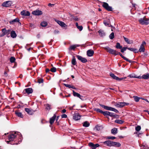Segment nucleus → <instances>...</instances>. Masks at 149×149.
<instances>
[{
  "label": "nucleus",
  "instance_id": "f257e3e1",
  "mask_svg": "<svg viewBox=\"0 0 149 149\" xmlns=\"http://www.w3.org/2000/svg\"><path fill=\"white\" fill-rule=\"evenodd\" d=\"M21 137L22 135L19 132H14V133H13L8 135V140L7 141L6 140V141L8 144L12 145H14L15 144L17 145L18 143H16L13 142V141L15 138H20V139H21Z\"/></svg>",
  "mask_w": 149,
  "mask_h": 149
},
{
  "label": "nucleus",
  "instance_id": "f03ea898",
  "mask_svg": "<svg viewBox=\"0 0 149 149\" xmlns=\"http://www.w3.org/2000/svg\"><path fill=\"white\" fill-rule=\"evenodd\" d=\"M102 143L103 144L110 147L112 146L119 147L121 146L119 142L113 141L110 140L102 142Z\"/></svg>",
  "mask_w": 149,
  "mask_h": 149
},
{
  "label": "nucleus",
  "instance_id": "7ed1b4c3",
  "mask_svg": "<svg viewBox=\"0 0 149 149\" xmlns=\"http://www.w3.org/2000/svg\"><path fill=\"white\" fill-rule=\"evenodd\" d=\"M139 21L142 25H147L149 24V19L146 18L145 17L139 19Z\"/></svg>",
  "mask_w": 149,
  "mask_h": 149
},
{
  "label": "nucleus",
  "instance_id": "20e7f679",
  "mask_svg": "<svg viewBox=\"0 0 149 149\" xmlns=\"http://www.w3.org/2000/svg\"><path fill=\"white\" fill-rule=\"evenodd\" d=\"M102 6L108 11H112V8L111 6H109L108 4L106 2H103Z\"/></svg>",
  "mask_w": 149,
  "mask_h": 149
},
{
  "label": "nucleus",
  "instance_id": "39448f33",
  "mask_svg": "<svg viewBox=\"0 0 149 149\" xmlns=\"http://www.w3.org/2000/svg\"><path fill=\"white\" fill-rule=\"evenodd\" d=\"M10 31L11 30L10 29L7 30L6 28L2 29L1 30L2 33L1 35L0 36L3 37L6 34H9Z\"/></svg>",
  "mask_w": 149,
  "mask_h": 149
},
{
  "label": "nucleus",
  "instance_id": "423d86ee",
  "mask_svg": "<svg viewBox=\"0 0 149 149\" xmlns=\"http://www.w3.org/2000/svg\"><path fill=\"white\" fill-rule=\"evenodd\" d=\"M12 4L11 1H8L3 2L1 6L3 7H8L11 6Z\"/></svg>",
  "mask_w": 149,
  "mask_h": 149
},
{
  "label": "nucleus",
  "instance_id": "0eeeda50",
  "mask_svg": "<svg viewBox=\"0 0 149 149\" xmlns=\"http://www.w3.org/2000/svg\"><path fill=\"white\" fill-rule=\"evenodd\" d=\"M88 146L92 149H95L100 146V145L98 143L94 144L91 142L89 143Z\"/></svg>",
  "mask_w": 149,
  "mask_h": 149
},
{
  "label": "nucleus",
  "instance_id": "6e6552de",
  "mask_svg": "<svg viewBox=\"0 0 149 149\" xmlns=\"http://www.w3.org/2000/svg\"><path fill=\"white\" fill-rule=\"evenodd\" d=\"M107 49L108 50L107 52L111 54L114 55L115 56L117 55V51L116 50L112 49L108 47L107 48Z\"/></svg>",
  "mask_w": 149,
  "mask_h": 149
},
{
  "label": "nucleus",
  "instance_id": "1a4fd4ad",
  "mask_svg": "<svg viewBox=\"0 0 149 149\" xmlns=\"http://www.w3.org/2000/svg\"><path fill=\"white\" fill-rule=\"evenodd\" d=\"M76 56L79 60L81 61L83 63H85L87 61L86 59L83 57L77 55H76Z\"/></svg>",
  "mask_w": 149,
  "mask_h": 149
},
{
  "label": "nucleus",
  "instance_id": "9d476101",
  "mask_svg": "<svg viewBox=\"0 0 149 149\" xmlns=\"http://www.w3.org/2000/svg\"><path fill=\"white\" fill-rule=\"evenodd\" d=\"M32 14L35 15H40L42 14L41 11L39 10H36L32 12Z\"/></svg>",
  "mask_w": 149,
  "mask_h": 149
},
{
  "label": "nucleus",
  "instance_id": "9b49d317",
  "mask_svg": "<svg viewBox=\"0 0 149 149\" xmlns=\"http://www.w3.org/2000/svg\"><path fill=\"white\" fill-rule=\"evenodd\" d=\"M55 21L58 24L62 27H65L67 26L66 24L63 22L60 21L58 20H55Z\"/></svg>",
  "mask_w": 149,
  "mask_h": 149
},
{
  "label": "nucleus",
  "instance_id": "f8f14e48",
  "mask_svg": "<svg viewBox=\"0 0 149 149\" xmlns=\"http://www.w3.org/2000/svg\"><path fill=\"white\" fill-rule=\"evenodd\" d=\"M81 116L79 115V113H75L73 116V118L75 120H79L81 118Z\"/></svg>",
  "mask_w": 149,
  "mask_h": 149
},
{
  "label": "nucleus",
  "instance_id": "ddd939ff",
  "mask_svg": "<svg viewBox=\"0 0 149 149\" xmlns=\"http://www.w3.org/2000/svg\"><path fill=\"white\" fill-rule=\"evenodd\" d=\"M106 110H107L115 112L116 113H118V111L116 109L107 106V108Z\"/></svg>",
  "mask_w": 149,
  "mask_h": 149
},
{
  "label": "nucleus",
  "instance_id": "4468645a",
  "mask_svg": "<svg viewBox=\"0 0 149 149\" xmlns=\"http://www.w3.org/2000/svg\"><path fill=\"white\" fill-rule=\"evenodd\" d=\"M21 14L22 15L28 16L30 15V12L28 11H26L25 10H23L21 12Z\"/></svg>",
  "mask_w": 149,
  "mask_h": 149
},
{
  "label": "nucleus",
  "instance_id": "2eb2a0df",
  "mask_svg": "<svg viewBox=\"0 0 149 149\" xmlns=\"http://www.w3.org/2000/svg\"><path fill=\"white\" fill-rule=\"evenodd\" d=\"M94 53V51L92 49L88 50L87 51V54L89 57L92 56Z\"/></svg>",
  "mask_w": 149,
  "mask_h": 149
},
{
  "label": "nucleus",
  "instance_id": "dca6fc26",
  "mask_svg": "<svg viewBox=\"0 0 149 149\" xmlns=\"http://www.w3.org/2000/svg\"><path fill=\"white\" fill-rule=\"evenodd\" d=\"M117 55H120L121 57L123 58L125 60L128 62L129 63H131V61L129 60L127 58H126L124 56H123L120 52H117Z\"/></svg>",
  "mask_w": 149,
  "mask_h": 149
},
{
  "label": "nucleus",
  "instance_id": "f3484780",
  "mask_svg": "<svg viewBox=\"0 0 149 149\" xmlns=\"http://www.w3.org/2000/svg\"><path fill=\"white\" fill-rule=\"evenodd\" d=\"M28 94L31 93L33 92V89L32 88H29L24 89V91Z\"/></svg>",
  "mask_w": 149,
  "mask_h": 149
},
{
  "label": "nucleus",
  "instance_id": "a211bd4d",
  "mask_svg": "<svg viewBox=\"0 0 149 149\" xmlns=\"http://www.w3.org/2000/svg\"><path fill=\"white\" fill-rule=\"evenodd\" d=\"M56 117V115L54 114L53 116L50 118L49 123L50 124L52 125L54 122Z\"/></svg>",
  "mask_w": 149,
  "mask_h": 149
},
{
  "label": "nucleus",
  "instance_id": "6ab92c4d",
  "mask_svg": "<svg viewBox=\"0 0 149 149\" xmlns=\"http://www.w3.org/2000/svg\"><path fill=\"white\" fill-rule=\"evenodd\" d=\"M19 18H16L15 19L10 20L9 22L10 24H13L15 22H19Z\"/></svg>",
  "mask_w": 149,
  "mask_h": 149
},
{
  "label": "nucleus",
  "instance_id": "aec40b11",
  "mask_svg": "<svg viewBox=\"0 0 149 149\" xmlns=\"http://www.w3.org/2000/svg\"><path fill=\"white\" fill-rule=\"evenodd\" d=\"M73 93V95L75 97H79L80 99H82L81 97L82 96L80 95L77 93L74 90L72 91Z\"/></svg>",
  "mask_w": 149,
  "mask_h": 149
},
{
  "label": "nucleus",
  "instance_id": "412c9836",
  "mask_svg": "<svg viewBox=\"0 0 149 149\" xmlns=\"http://www.w3.org/2000/svg\"><path fill=\"white\" fill-rule=\"evenodd\" d=\"M98 32L99 33V35L102 37H103L105 36V33L104 32V31L100 29V30Z\"/></svg>",
  "mask_w": 149,
  "mask_h": 149
},
{
  "label": "nucleus",
  "instance_id": "4be33fe9",
  "mask_svg": "<svg viewBox=\"0 0 149 149\" xmlns=\"http://www.w3.org/2000/svg\"><path fill=\"white\" fill-rule=\"evenodd\" d=\"M123 102H118L116 104L115 106L119 108H122L124 107Z\"/></svg>",
  "mask_w": 149,
  "mask_h": 149
},
{
  "label": "nucleus",
  "instance_id": "5701e85b",
  "mask_svg": "<svg viewBox=\"0 0 149 149\" xmlns=\"http://www.w3.org/2000/svg\"><path fill=\"white\" fill-rule=\"evenodd\" d=\"M10 34L11 37L13 38H15L17 36V35L14 31H12L10 32Z\"/></svg>",
  "mask_w": 149,
  "mask_h": 149
},
{
  "label": "nucleus",
  "instance_id": "b1692460",
  "mask_svg": "<svg viewBox=\"0 0 149 149\" xmlns=\"http://www.w3.org/2000/svg\"><path fill=\"white\" fill-rule=\"evenodd\" d=\"M25 110L28 114L30 115H31L33 114V110L30 109L25 108Z\"/></svg>",
  "mask_w": 149,
  "mask_h": 149
},
{
  "label": "nucleus",
  "instance_id": "393cba45",
  "mask_svg": "<svg viewBox=\"0 0 149 149\" xmlns=\"http://www.w3.org/2000/svg\"><path fill=\"white\" fill-rule=\"evenodd\" d=\"M15 114L17 116L21 118L23 117V115L22 114L21 112H19L18 111H15Z\"/></svg>",
  "mask_w": 149,
  "mask_h": 149
},
{
  "label": "nucleus",
  "instance_id": "a878e982",
  "mask_svg": "<svg viewBox=\"0 0 149 149\" xmlns=\"http://www.w3.org/2000/svg\"><path fill=\"white\" fill-rule=\"evenodd\" d=\"M44 106L45 107L46 109L48 111L52 109V106L51 105L49 104H46L44 105Z\"/></svg>",
  "mask_w": 149,
  "mask_h": 149
},
{
  "label": "nucleus",
  "instance_id": "bb28decb",
  "mask_svg": "<svg viewBox=\"0 0 149 149\" xmlns=\"http://www.w3.org/2000/svg\"><path fill=\"white\" fill-rule=\"evenodd\" d=\"M118 132L117 129L116 128H113L111 130V133L112 134L115 135Z\"/></svg>",
  "mask_w": 149,
  "mask_h": 149
},
{
  "label": "nucleus",
  "instance_id": "cd10ccee",
  "mask_svg": "<svg viewBox=\"0 0 149 149\" xmlns=\"http://www.w3.org/2000/svg\"><path fill=\"white\" fill-rule=\"evenodd\" d=\"M114 122L118 124H122L124 122V121L121 120L116 119L115 120Z\"/></svg>",
  "mask_w": 149,
  "mask_h": 149
},
{
  "label": "nucleus",
  "instance_id": "c85d7f7f",
  "mask_svg": "<svg viewBox=\"0 0 149 149\" xmlns=\"http://www.w3.org/2000/svg\"><path fill=\"white\" fill-rule=\"evenodd\" d=\"M90 123L87 121L84 122L83 123V126L85 127H88L90 126Z\"/></svg>",
  "mask_w": 149,
  "mask_h": 149
},
{
  "label": "nucleus",
  "instance_id": "c756f323",
  "mask_svg": "<svg viewBox=\"0 0 149 149\" xmlns=\"http://www.w3.org/2000/svg\"><path fill=\"white\" fill-rule=\"evenodd\" d=\"M71 63L72 64L74 65H75L77 64L76 58L74 56H73Z\"/></svg>",
  "mask_w": 149,
  "mask_h": 149
},
{
  "label": "nucleus",
  "instance_id": "7c9ffc66",
  "mask_svg": "<svg viewBox=\"0 0 149 149\" xmlns=\"http://www.w3.org/2000/svg\"><path fill=\"white\" fill-rule=\"evenodd\" d=\"M143 79H148L149 78V74L147 73L146 74H144L142 76Z\"/></svg>",
  "mask_w": 149,
  "mask_h": 149
},
{
  "label": "nucleus",
  "instance_id": "2f4dec72",
  "mask_svg": "<svg viewBox=\"0 0 149 149\" xmlns=\"http://www.w3.org/2000/svg\"><path fill=\"white\" fill-rule=\"evenodd\" d=\"M110 76L113 78V79L116 80L117 79H118V77L115 76L114 74L111 73L110 74Z\"/></svg>",
  "mask_w": 149,
  "mask_h": 149
},
{
  "label": "nucleus",
  "instance_id": "473e14b6",
  "mask_svg": "<svg viewBox=\"0 0 149 149\" xmlns=\"http://www.w3.org/2000/svg\"><path fill=\"white\" fill-rule=\"evenodd\" d=\"M47 25V22L46 21H43L40 24L41 26L42 27H45Z\"/></svg>",
  "mask_w": 149,
  "mask_h": 149
},
{
  "label": "nucleus",
  "instance_id": "72a5a7b5",
  "mask_svg": "<svg viewBox=\"0 0 149 149\" xmlns=\"http://www.w3.org/2000/svg\"><path fill=\"white\" fill-rule=\"evenodd\" d=\"M145 49L144 47L141 46L139 50V51L140 52H144L145 51Z\"/></svg>",
  "mask_w": 149,
  "mask_h": 149
},
{
  "label": "nucleus",
  "instance_id": "f704fd0d",
  "mask_svg": "<svg viewBox=\"0 0 149 149\" xmlns=\"http://www.w3.org/2000/svg\"><path fill=\"white\" fill-rule=\"evenodd\" d=\"M15 58L13 56H11L10 58V61L11 63H15Z\"/></svg>",
  "mask_w": 149,
  "mask_h": 149
},
{
  "label": "nucleus",
  "instance_id": "c9c22d12",
  "mask_svg": "<svg viewBox=\"0 0 149 149\" xmlns=\"http://www.w3.org/2000/svg\"><path fill=\"white\" fill-rule=\"evenodd\" d=\"M104 25L106 26H110V24L109 21L107 20L104 21Z\"/></svg>",
  "mask_w": 149,
  "mask_h": 149
},
{
  "label": "nucleus",
  "instance_id": "e433bc0d",
  "mask_svg": "<svg viewBox=\"0 0 149 149\" xmlns=\"http://www.w3.org/2000/svg\"><path fill=\"white\" fill-rule=\"evenodd\" d=\"M133 97L134 100L136 102H138L139 100V99H140V97H139L136 96H134Z\"/></svg>",
  "mask_w": 149,
  "mask_h": 149
},
{
  "label": "nucleus",
  "instance_id": "4c0bfd02",
  "mask_svg": "<svg viewBox=\"0 0 149 149\" xmlns=\"http://www.w3.org/2000/svg\"><path fill=\"white\" fill-rule=\"evenodd\" d=\"M116 48L118 49H121L122 48V46H121L120 43L118 42H117L116 43Z\"/></svg>",
  "mask_w": 149,
  "mask_h": 149
},
{
  "label": "nucleus",
  "instance_id": "58836bf2",
  "mask_svg": "<svg viewBox=\"0 0 149 149\" xmlns=\"http://www.w3.org/2000/svg\"><path fill=\"white\" fill-rule=\"evenodd\" d=\"M97 130L99 131L101 130L102 129V126L101 125L99 126L98 125H97L96 126L95 128Z\"/></svg>",
  "mask_w": 149,
  "mask_h": 149
},
{
  "label": "nucleus",
  "instance_id": "ea45409f",
  "mask_svg": "<svg viewBox=\"0 0 149 149\" xmlns=\"http://www.w3.org/2000/svg\"><path fill=\"white\" fill-rule=\"evenodd\" d=\"M109 116H110L111 117H115L116 116V115L114 113L110 112L109 111Z\"/></svg>",
  "mask_w": 149,
  "mask_h": 149
},
{
  "label": "nucleus",
  "instance_id": "a19ab883",
  "mask_svg": "<svg viewBox=\"0 0 149 149\" xmlns=\"http://www.w3.org/2000/svg\"><path fill=\"white\" fill-rule=\"evenodd\" d=\"M94 110L97 112L100 113L102 114L103 112V111H102L100 109L98 108H95L94 109Z\"/></svg>",
  "mask_w": 149,
  "mask_h": 149
},
{
  "label": "nucleus",
  "instance_id": "79ce46f5",
  "mask_svg": "<svg viewBox=\"0 0 149 149\" xmlns=\"http://www.w3.org/2000/svg\"><path fill=\"white\" fill-rule=\"evenodd\" d=\"M114 37V34L113 32H112L110 35L109 38L111 39H113Z\"/></svg>",
  "mask_w": 149,
  "mask_h": 149
},
{
  "label": "nucleus",
  "instance_id": "37998d69",
  "mask_svg": "<svg viewBox=\"0 0 149 149\" xmlns=\"http://www.w3.org/2000/svg\"><path fill=\"white\" fill-rule=\"evenodd\" d=\"M116 137L115 136H109L106 137V139H115Z\"/></svg>",
  "mask_w": 149,
  "mask_h": 149
},
{
  "label": "nucleus",
  "instance_id": "c03bdc74",
  "mask_svg": "<svg viewBox=\"0 0 149 149\" xmlns=\"http://www.w3.org/2000/svg\"><path fill=\"white\" fill-rule=\"evenodd\" d=\"M76 47L75 45H72L69 48V50H74L76 48Z\"/></svg>",
  "mask_w": 149,
  "mask_h": 149
},
{
  "label": "nucleus",
  "instance_id": "a18cd8bd",
  "mask_svg": "<svg viewBox=\"0 0 149 149\" xmlns=\"http://www.w3.org/2000/svg\"><path fill=\"white\" fill-rule=\"evenodd\" d=\"M141 129V127L140 126L138 125L135 127V130L137 131H139Z\"/></svg>",
  "mask_w": 149,
  "mask_h": 149
},
{
  "label": "nucleus",
  "instance_id": "49530a36",
  "mask_svg": "<svg viewBox=\"0 0 149 149\" xmlns=\"http://www.w3.org/2000/svg\"><path fill=\"white\" fill-rule=\"evenodd\" d=\"M123 38H124V39L125 41L128 44H130V41L128 39V38H125L124 36H123Z\"/></svg>",
  "mask_w": 149,
  "mask_h": 149
},
{
  "label": "nucleus",
  "instance_id": "de8ad7c7",
  "mask_svg": "<svg viewBox=\"0 0 149 149\" xmlns=\"http://www.w3.org/2000/svg\"><path fill=\"white\" fill-rule=\"evenodd\" d=\"M127 47H124L123 48L121 49L120 50V52H121L123 53L124 51L126 50L127 49Z\"/></svg>",
  "mask_w": 149,
  "mask_h": 149
},
{
  "label": "nucleus",
  "instance_id": "09e8293b",
  "mask_svg": "<svg viewBox=\"0 0 149 149\" xmlns=\"http://www.w3.org/2000/svg\"><path fill=\"white\" fill-rule=\"evenodd\" d=\"M109 112V111H103L102 114L104 116H109V113H108Z\"/></svg>",
  "mask_w": 149,
  "mask_h": 149
},
{
  "label": "nucleus",
  "instance_id": "8fccbe9b",
  "mask_svg": "<svg viewBox=\"0 0 149 149\" xmlns=\"http://www.w3.org/2000/svg\"><path fill=\"white\" fill-rule=\"evenodd\" d=\"M43 82V79L42 78L39 79H38V82L39 84L42 83Z\"/></svg>",
  "mask_w": 149,
  "mask_h": 149
},
{
  "label": "nucleus",
  "instance_id": "3c124183",
  "mask_svg": "<svg viewBox=\"0 0 149 149\" xmlns=\"http://www.w3.org/2000/svg\"><path fill=\"white\" fill-rule=\"evenodd\" d=\"M50 71L53 72L56 71V68L55 67H53L51 69Z\"/></svg>",
  "mask_w": 149,
  "mask_h": 149
},
{
  "label": "nucleus",
  "instance_id": "603ef678",
  "mask_svg": "<svg viewBox=\"0 0 149 149\" xmlns=\"http://www.w3.org/2000/svg\"><path fill=\"white\" fill-rule=\"evenodd\" d=\"M70 16L72 17L73 19L75 21H77L78 20V18L77 17H74L71 15H70Z\"/></svg>",
  "mask_w": 149,
  "mask_h": 149
},
{
  "label": "nucleus",
  "instance_id": "864d4df0",
  "mask_svg": "<svg viewBox=\"0 0 149 149\" xmlns=\"http://www.w3.org/2000/svg\"><path fill=\"white\" fill-rule=\"evenodd\" d=\"M126 78V77H122V78H119V77H118V79H117L116 80H118V81H120L122 80L125 79Z\"/></svg>",
  "mask_w": 149,
  "mask_h": 149
},
{
  "label": "nucleus",
  "instance_id": "5fc2aeb1",
  "mask_svg": "<svg viewBox=\"0 0 149 149\" xmlns=\"http://www.w3.org/2000/svg\"><path fill=\"white\" fill-rule=\"evenodd\" d=\"M64 85L66 87H68L69 88H71V86L70 84H64Z\"/></svg>",
  "mask_w": 149,
  "mask_h": 149
},
{
  "label": "nucleus",
  "instance_id": "6e6d98bb",
  "mask_svg": "<svg viewBox=\"0 0 149 149\" xmlns=\"http://www.w3.org/2000/svg\"><path fill=\"white\" fill-rule=\"evenodd\" d=\"M100 105L102 107L104 108V109H106L107 106H106L104 105L100 104Z\"/></svg>",
  "mask_w": 149,
  "mask_h": 149
},
{
  "label": "nucleus",
  "instance_id": "4d7b16f0",
  "mask_svg": "<svg viewBox=\"0 0 149 149\" xmlns=\"http://www.w3.org/2000/svg\"><path fill=\"white\" fill-rule=\"evenodd\" d=\"M77 28L80 31H81L83 29V27L81 26H78V27Z\"/></svg>",
  "mask_w": 149,
  "mask_h": 149
},
{
  "label": "nucleus",
  "instance_id": "13d9d810",
  "mask_svg": "<svg viewBox=\"0 0 149 149\" xmlns=\"http://www.w3.org/2000/svg\"><path fill=\"white\" fill-rule=\"evenodd\" d=\"M143 148L144 149H148L149 148L148 147L147 145L146 144H145L143 146Z\"/></svg>",
  "mask_w": 149,
  "mask_h": 149
},
{
  "label": "nucleus",
  "instance_id": "bf43d9fd",
  "mask_svg": "<svg viewBox=\"0 0 149 149\" xmlns=\"http://www.w3.org/2000/svg\"><path fill=\"white\" fill-rule=\"evenodd\" d=\"M67 117V116L65 114H63L61 115V118H66Z\"/></svg>",
  "mask_w": 149,
  "mask_h": 149
},
{
  "label": "nucleus",
  "instance_id": "052dcab7",
  "mask_svg": "<svg viewBox=\"0 0 149 149\" xmlns=\"http://www.w3.org/2000/svg\"><path fill=\"white\" fill-rule=\"evenodd\" d=\"M59 31H58L57 30H55L54 31V33L55 34H58L59 33Z\"/></svg>",
  "mask_w": 149,
  "mask_h": 149
},
{
  "label": "nucleus",
  "instance_id": "680f3d73",
  "mask_svg": "<svg viewBox=\"0 0 149 149\" xmlns=\"http://www.w3.org/2000/svg\"><path fill=\"white\" fill-rule=\"evenodd\" d=\"M146 44V42H145L144 41H143L142 42V43L141 44V46L144 47V45H145Z\"/></svg>",
  "mask_w": 149,
  "mask_h": 149
},
{
  "label": "nucleus",
  "instance_id": "e2e57ef3",
  "mask_svg": "<svg viewBox=\"0 0 149 149\" xmlns=\"http://www.w3.org/2000/svg\"><path fill=\"white\" fill-rule=\"evenodd\" d=\"M133 52H134L135 53H136L138 52V51L137 49L134 48V49H133Z\"/></svg>",
  "mask_w": 149,
  "mask_h": 149
},
{
  "label": "nucleus",
  "instance_id": "0e129e2a",
  "mask_svg": "<svg viewBox=\"0 0 149 149\" xmlns=\"http://www.w3.org/2000/svg\"><path fill=\"white\" fill-rule=\"evenodd\" d=\"M134 48H130V47H127V49L133 52Z\"/></svg>",
  "mask_w": 149,
  "mask_h": 149
},
{
  "label": "nucleus",
  "instance_id": "69168bd1",
  "mask_svg": "<svg viewBox=\"0 0 149 149\" xmlns=\"http://www.w3.org/2000/svg\"><path fill=\"white\" fill-rule=\"evenodd\" d=\"M123 102V104H124V107L125 106H127L129 104L128 103H126L125 102Z\"/></svg>",
  "mask_w": 149,
  "mask_h": 149
},
{
  "label": "nucleus",
  "instance_id": "338daca9",
  "mask_svg": "<svg viewBox=\"0 0 149 149\" xmlns=\"http://www.w3.org/2000/svg\"><path fill=\"white\" fill-rule=\"evenodd\" d=\"M66 110L65 109H64L62 110V113H65L66 112Z\"/></svg>",
  "mask_w": 149,
  "mask_h": 149
},
{
  "label": "nucleus",
  "instance_id": "774afa93",
  "mask_svg": "<svg viewBox=\"0 0 149 149\" xmlns=\"http://www.w3.org/2000/svg\"><path fill=\"white\" fill-rule=\"evenodd\" d=\"M4 74L6 76V77H7L8 76V74H7V72L6 71H5L4 72Z\"/></svg>",
  "mask_w": 149,
  "mask_h": 149
}]
</instances>
